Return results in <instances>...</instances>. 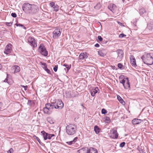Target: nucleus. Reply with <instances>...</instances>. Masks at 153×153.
<instances>
[{"instance_id":"obj_8","label":"nucleus","mask_w":153,"mask_h":153,"mask_svg":"<svg viewBox=\"0 0 153 153\" xmlns=\"http://www.w3.org/2000/svg\"><path fill=\"white\" fill-rule=\"evenodd\" d=\"M110 137L113 139H117L118 137V134L116 130L113 129L111 131Z\"/></svg>"},{"instance_id":"obj_28","label":"nucleus","mask_w":153,"mask_h":153,"mask_svg":"<svg viewBox=\"0 0 153 153\" xmlns=\"http://www.w3.org/2000/svg\"><path fill=\"white\" fill-rule=\"evenodd\" d=\"M147 27L149 30H151L153 28V22H151L149 23L147 26Z\"/></svg>"},{"instance_id":"obj_38","label":"nucleus","mask_w":153,"mask_h":153,"mask_svg":"<svg viewBox=\"0 0 153 153\" xmlns=\"http://www.w3.org/2000/svg\"><path fill=\"white\" fill-rule=\"evenodd\" d=\"M125 144V142H123L120 144V147H123L124 146Z\"/></svg>"},{"instance_id":"obj_9","label":"nucleus","mask_w":153,"mask_h":153,"mask_svg":"<svg viewBox=\"0 0 153 153\" xmlns=\"http://www.w3.org/2000/svg\"><path fill=\"white\" fill-rule=\"evenodd\" d=\"M55 120L53 119H51V120H48V130L50 131V132H52L53 131V128L55 126L54 124Z\"/></svg>"},{"instance_id":"obj_46","label":"nucleus","mask_w":153,"mask_h":153,"mask_svg":"<svg viewBox=\"0 0 153 153\" xmlns=\"http://www.w3.org/2000/svg\"><path fill=\"white\" fill-rule=\"evenodd\" d=\"M6 24L7 26H11L12 25V24L11 22H6Z\"/></svg>"},{"instance_id":"obj_41","label":"nucleus","mask_w":153,"mask_h":153,"mask_svg":"<svg viewBox=\"0 0 153 153\" xmlns=\"http://www.w3.org/2000/svg\"><path fill=\"white\" fill-rule=\"evenodd\" d=\"M32 101L31 100H28L27 103V104L28 105L31 106L32 105Z\"/></svg>"},{"instance_id":"obj_4","label":"nucleus","mask_w":153,"mask_h":153,"mask_svg":"<svg viewBox=\"0 0 153 153\" xmlns=\"http://www.w3.org/2000/svg\"><path fill=\"white\" fill-rule=\"evenodd\" d=\"M120 82L123 84L125 89H127L130 88V85L128 77H124L123 79L120 80Z\"/></svg>"},{"instance_id":"obj_43","label":"nucleus","mask_w":153,"mask_h":153,"mask_svg":"<svg viewBox=\"0 0 153 153\" xmlns=\"http://www.w3.org/2000/svg\"><path fill=\"white\" fill-rule=\"evenodd\" d=\"M66 143H67L68 145H71L72 144L74 143L73 142V141L72 140V141H70L67 142H66Z\"/></svg>"},{"instance_id":"obj_55","label":"nucleus","mask_w":153,"mask_h":153,"mask_svg":"<svg viewBox=\"0 0 153 153\" xmlns=\"http://www.w3.org/2000/svg\"><path fill=\"white\" fill-rule=\"evenodd\" d=\"M48 74H50V71L48 69Z\"/></svg>"},{"instance_id":"obj_18","label":"nucleus","mask_w":153,"mask_h":153,"mask_svg":"<svg viewBox=\"0 0 153 153\" xmlns=\"http://www.w3.org/2000/svg\"><path fill=\"white\" fill-rule=\"evenodd\" d=\"M88 148L87 147H84L78 150L79 153H88Z\"/></svg>"},{"instance_id":"obj_26","label":"nucleus","mask_w":153,"mask_h":153,"mask_svg":"<svg viewBox=\"0 0 153 153\" xmlns=\"http://www.w3.org/2000/svg\"><path fill=\"white\" fill-rule=\"evenodd\" d=\"M13 68L15 69V72L17 73L20 71V67L17 65H15L13 67Z\"/></svg>"},{"instance_id":"obj_51","label":"nucleus","mask_w":153,"mask_h":153,"mask_svg":"<svg viewBox=\"0 0 153 153\" xmlns=\"http://www.w3.org/2000/svg\"><path fill=\"white\" fill-rule=\"evenodd\" d=\"M94 46L95 47L97 48L99 47L100 45L98 44L97 43Z\"/></svg>"},{"instance_id":"obj_7","label":"nucleus","mask_w":153,"mask_h":153,"mask_svg":"<svg viewBox=\"0 0 153 153\" xmlns=\"http://www.w3.org/2000/svg\"><path fill=\"white\" fill-rule=\"evenodd\" d=\"M117 53L118 56L117 58V60L118 62L121 61L123 56V51L121 49L117 50L116 51Z\"/></svg>"},{"instance_id":"obj_20","label":"nucleus","mask_w":153,"mask_h":153,"mask_svg":"<svg viewBox=\"0 0 153 153\" xmlns=\"http://www.w3.org/2000/svg\"><path fill=\"white\" fill-rule=\"evenodd\" d=\"M98 90V89L97 87H96L95 89L92 90L91 91V95L93 97H94L96 94Z\"/></svg>"},{"instance_id":"obj_48","label":"nucleus","mask_w":153,"mask_h":153,"mask_svg":"<svg viewBox=\"0 0 153 153\" xmlns=\"http://www.w3.org/2000/svg\"><path fill=\"white\" fill-rule=\"evenodd\" d=\"M138 150L141 153H143V150L142 149L138 148Z\"/></svg>"},{"instance_id":"obj_53","label":"nucleus","mask_w":153,"mask_h":153,"mask_svg":"<svg viewBox=\"0 0 153 153\" xmlns=\"http://www.w3.org/2000/svg\"><path fill=\"white\" fill-rule=\"evenodd\" d=\"M2 68V66L0 64V70H1Z\"/></svg>"},{"instance_id":"obj_27","label":"nucleus","mask_w":153,"mask_h":153,"mask_svg":"<svg viewBox=\"0 0 153 153\" xmlns=\"http://www.w3.org/2000/svg\"><path fill=\"white\" fill-rule=\"evenodd\" d=\"M94 130L96 134H98L100 132V128L97 126H95L94 127Z\"/></svg>"},{"instance_id":"obj_5","label":"nucleus","mask_w":153,"mask_h":153,"mask_svg":"<svg viewBox=\"0 0 153 153\" xmlns=\"http://www.w3.org/2000/svg\"><path fill=\"white\" fill-rule=\"evenodd\" d=\"M38 51L42 55L44 56H46L48 54V52L43 44H40L39 47Z\"/></svg>"},{"instance_id":"obj_12","label":"nucleus","mask_w":153,"mask_h":153,"mask_svg":"<svg viewBox=\"0 0 153 153\" xmlns=\"http://www.w3.org/2000/svg\"><path fill=\"white\" fill-rule=\"evenodd\" d=\"M50 106L48 108V114H50L53 111V109L57 108L56 107V105H55L54 102H51V104L48 103V106Z\"/></svg>"},{"instance_id":"obj_3","label":"nucleus","mask_w":153,"mask_h":153,"mask_svg":"<svg viewBox=\"0 0 153 153\" xmlns=\"http://www.w3.org/2000/svg\"><path fill=\"white\" fill-rule=\"evenodd\" d=\"M66 132L69 135H72L75 134L76 131V126L73 124H69L66 127Z\"/></svg>"},{"instance_id":"obj_24","label":"nucleus","mask_w":153,"mask_h":153,"mask_svg":"<svg viewBox=\"0 0 153 153\" xmlns=\"http://www.w3.org/2000/svg\"><path fill=\"white\" fill-rule=\"evenodd\" d=\"M41 134H42L44 140H46L47 139V136H48V133H46L44 131H43L41 132Z\"/></svg>"},{"instance_id":"obj_29","label":"nucleus","mask_w":153,"mask_h":153,"mask_svg":"<svg viewBox=\"0 0 153 153\" xmlns=\"http://www.w3.org/2000/svg\"><path fill=\"white\" fill-rule=\"evenodd\" d=\"M55 134H50L48 133V139H53L54 138Z\"/></svg>"},{"instance_id":"obj_44","label":"nucleus","mask_w":153,"mask_h":153,"mask_svg":"<svg viewBox=\"0 0 153 153\" xmlns=\"http://www.w3.org/2000/svg\"><path fill=\"white\" fill-rule=\"evenodd\" d=\"M105 120L106 121H110V118L107 116H106L105 117Z\"/></svg>"},{"instance_id":"obj_19","label":"nucleus","mask_w":153,"mask_h":153,"mask_svg":"<svg viewBox=\"0 0 153 153\" xmlns=\"http://www.w3.org/2000/svg\"><path fill=\"white\" fill-rule=\"evenodd\" d=\"M40 64L41 65L42 67L48 73V68H47V65L46 63L40 62Z\"/></svg>"},{"instance_id":"obj_45","label":"nucleus","mask_w":153,"mask_h":153,"mask_svg":"<svg viewBox=\"0 0 153 153\" xmlns=\"http://www.w3.org/2000/svg\"><path fill=\"white\" fill-rule=\"evenodd\" d=\"M13 152V149L12 148H10L8 151V153H12Z\"/></svg>"},{"instance_id":"obj_30","label":"nucleus","mask_w":153,"mask_h":153,"mask_svg":"<svg viewBox=\"0 0 153 153\" xmlns=\"http://www.w3.org/2000/svg\"><path fill=\"white\" fill-rule=\"evenodd\" d=\"M139 11L140 14L141 15H142L144 13L146 12L145 9L143 8H141L140 10Z\"/></svg>"},{"instance_id":"obj_1","label":"nucleus","mask_w":153,"mask_h":153,"mask_svg":"<svg viewBox=\"0 0 153 153\" xmlns=\"http://www.w3.org/2000/svg\"><path fill=\"white\" fill-rule=\"evenodd\" d=\"M35 5L28 3H24L22 6V9L24 11L30 13H34L33 10Z\"/></svg>"},{"instance_id":"obj_13","label":"nucleus","mask_w":153,"mask_h":153,"mask_svg":"<svg viewBox=\"0 0 153 153\" xmlns=\"http://www.w3.org/2000/svg\"><path fill=\"white\" fill-rule=\"evenodd\" d=\"M28 41L33 47L34 48L37 46V44L35 42V40L34 38L30 37L28 39Z\"/></svg>"},{"instance_id":"obj_32","label":"nucleus","mask_w":153,"mask_h":153,"mask_svg":"<svg viewBox=\"0 0 153 153\" xmlns=\"http://www.w3.org/2000/svg\"><path fill=\"white\" fill-rule=\"evenodd\" d=\"M98 54L99 55L102 56H104L105 55V54L103 53L102 51H98Z\"/></svg>"},{"instance_id":"obj_34","label":"nucleus","mask_w":153,"mask_h":153,"mask_svg":"<svg viewBox=\"0 0 153 153\" xmlns=\"http://www.w3.org/2000/svg\"><path fill=\"white\" fill-rule=\"evenodd\" d=\"M71 92L70 91H67L66 93V97L69 98L71 97Z\"/></svg>"},{"instance_id":"obj_23","label":"nucleus","mask_w":153,"mask_h":153,"mask_svg":"<svg viewBox=\"0 0 153 153\" xmlns=\"http://www.w3.org/2000/svg\"><path fill=\"white\" fill-rule=\"evenodd\" d=\"M63 66L65 67V68H64L66 72H68L69 70L70 69L71 65H68L66 64H65L63 65Z\"/></svg>"},{"instance_id":"obj_52","label":"nucleus","mask_w":153,"mask_h":153,"mask_svg":"<svg viewBox=\"0 0 153 153\" xmlns=\"http://www.w3.org/2000/svg\"><path fill=\"white\" fill-rule=\"evenodd\" d=\"M7 78L4 81V82H7Z\"/></svg>"},{"instance_id":"obj_56","label":"nucleus","mask_w":153,"mask_h":153,"mask_svg":"<svg viewBox=\"0 0 153 153\" xmlns=\"http://www.w3.org/2000/svg\"><path fill=\"white\" fill-rule=\"evenodd\" d=\"M125 0H122V1L123 2H124Z\"/></svg>"},{"instance_id":"obj_36","label":"nucleus","mask_w":153,"mask_h":153,"mask_svg":"<svg viewBox=\"0 0 153 153\" xmlns=\"http://www.w3.org/2000/svg\"><path fill=\"white\" fill-rule=\"evenodd\" d=\"M107 112V111L104 108L102 109L101 113L102 114H105Z\"/></svg>"},{"instance_id":"obj_54","label":"nucleus","mask_w":153,"mask_h":153,"mask_svg":"<svg viewBox=\"0 0 153 153\" xmlns=\"http://www.w3.org/2000/svg\"><path fill=\"white\" fill-rule=\"evenodd\" d=\"M133 25L135 26H136V24L135 23H133Z\"/></svg>"},{"instance_id":"obj_16","label":"nucleus","mask_w":153,"mask_h":153,"mask_svg":"<svg viewBox=\"0 0 153 153\" xmlns=\"http://www.w3.org/2000/svg\"><path fill=\"white\" fill-rule=\"evenodd\" d=\"M50 6L53 8L54 10L57 11L58 10L59 7L57 4H55L54 2H52L50 4Z\"/></svg>"},{"instance_id":"obj_40","label":"nucleus","mask_w":153,"mask_h":153,"mask_svg":"<svg viewBox=\"0 0 153 153\" xmlns=\"http://www.w3.org/2000/svg\"><path fill=\"white\" fill-rule=\"evenodd\" d=\"M58 66L57 65H56L53 68V69L54 71L56 72L58 69Z\"/></svg>"},{"instance_id":"obj_17","label":"nucleus","mask_w":153,"mask_h":153,"mask_svg":"<svg viewBox=\"0 0 153 153\" xmlns=\"http://www.w3.org/2000/svg\"><path fill=\"white\" fill-rule=\"evenodd\" d=\"M88 56L86 52L81 53L79 55V58L80 59L82 60L87 58Z\"/></svg>"},{"instance_id":"obj_47","label":"nucleus","mask_w":153,"mask_h":153,"mask_svg":"<svg viewBox=\"0 0 153 153\" xmlns=\"http://www.w3.org/2000/svg\"><path fill=\"white\" fill-rule=\"evenodd\" d=\"M98 40L100 41H102L103 39L101 37V36H98Z\"/></svg>"},{"instance_id":"obj_37","label":"nucleus","mask_w":153,"mask_h":153,"mask_svg":"<svg viewBox=\"0 0 153 153\" xmlns=\"http://www.w3.org/2000/svg\"><path fill=\"white\" fill-rule=\"evenodd\" d=\"M126 36V35H125L123 33H121L119 35V38H122L124 37H125Z\"/></svg>"},{"instance_id":"obj_14","label":"nucleus","mask_w":153,"mask_h":153,"mask_svg":"<svg viewBox=\"0 0 153 153\" xmlns=\"http://www.w3.org/2000/svg\"><path fill=\"white\" fill-rule=\"evenodd\" d=\"M130 62L132 66L134 67H136L137 66L135 59V58H134V56H131L130 57Z\"/></svg>"},{"instance_id":"obj_35","label":"nucleus","mask_w":153,"mask_h":153,"mask_svg":"<svg viewBox=\"0 0 153 153\" xmlns=\"http://www.w3.org/2000/svg\"><path fill=\"white\" fill-rule=\"evenodd\" d=\"M101 7V5L100 3H98L97 4V5L94 7V8L96 9H100Z\"/></svg>"},{"instance_id":"obj_39","label":"nucleus","mask_w":153,"mask_h":153,"mask_svg":"<svg viewBox=\"0 0 153 153\" xmlns=\"http://www.w3.org/2000/svg\"><path fill=\"white\" fill-rule=\"evenodd\" d=\"M117 66L119 68L121 69H122L123 67V65L120 63H119L118 64Z\"/></svg>"},{"instance_id":"obj_50","label":"nucleus","mask_w":153,"mask_h":153,"mask_svg":"<svg viewBox=\"0 0 153 153\" xmlns=\"http://www.w3.org/2000/svg\"><path fill=\"white\" fill-rule=\"evenodd\" d=\"M36 139L37 141L39 143H40V140L39 137H36Z\"/></svg>"},{"instance_id":"obj_33","label":"nucleus","mask_w":153,"mask_h":153,"mask_svg":"<svg viewBox=\"0 0 153 153\" xmlns=\"http://www.w3.org/2000/svg\"><path fill=\"white\" fill-rule=\"evenodd\" d=\"M15 25H16L17 27L19 26L22 27L23 28H24L25 30H26V27H25L23 26V25L22 24H21L16 23L15 24Z\"/></svg>"},{"instance_id":"obj_42","label":"nucleus","mask_w":153,"mask_h":153,"mask_svg":"<svg viewBox=\"0 0 153 153\" xmlns=\"http://www.w3.org/2000/svg\"><path fill=\"white\" fill-rule=\"evenodd\" d=\"M11 16L14 18H16L17 16V15L15 13H12L11 14Z\"/></svg>"},{"instance_id":"obj_11","label":"nucleus","mask_w":153,"mask_h":153,"mask_svg":"<svg viewBox=\"0 0 153 153\" xmlns=\"http://www.w3.org/2000/svg\"><path fill=\"white\" fill-rule=\"evenodd\" d=\"M12 46V45L10 44L7 45L5 48L4 53L7 55L10 54L11 51Z\"/></svg>"},{"instance_id":"obj_25","label":"nucleus","mask_w":153,"mask_h":153,"mask_svg":"<svg viewBox=\"0 0 153 153\" xmlns=\"http://www.w3.org/2000/svg\"><path fill=\"white\" fill-rule=\"evenodd\" d=\"M48 106V103H47L45 104V107L43 108V111L44 113L45 114H48V107H47Z\"/></svg>"},{"instance_id":"obj_10","label":"nucleus","mask_w":153,"mask_h":153,"mask_svg":"<svg viewBox=\"0 0 153 153\" xmlns=\"http://www.w3.org/2000/svg\"><path fill=\"white\" fill-rule=\"evenodd\" d=\"M55 105L56 107L57 108L61 109L64 106V104L62 101L60 100H57V101L54 102Z\"/></svg>"},{"instance_id":"obj_6","label":"nucleus","mask_w":153,"mask_h":153,"mask_svg":"<svg viewBox=\"0 0 153 153\" xmlns=\"http://www.w3.org/2000/svg\"><path fill=\"white\" fill-rule=\"evenodd\" d=\"M61 32L60 29H55L53 33V38L54 39H57L60 36Z\"/></svg>"},{"instance_id":"obj_31","label":"nucleus","mask_w":153,"mask_h":153,"mask_svg":"<svg viewBox=\"0 0 153 153\" xmlns=\"http://www.w3.org/2000/svg\"><path fill=\"white\" fill-rule=\"evenodd\" d=\"M117 98L121 103L122 104H123V102L125 103V102L119 96H117Z\"/></svg>"},{"instance_id":"obj_15","label":"nucleus","mask_w":153,"mask_h":153,"mask_svg":"<svg viewBox=\"0 0 153 153\" xmlns=\"http://www.w3.org/2000/svg\"><path fill=\"white\" fill-rule=\"evenodd\" d=\"M143 121L142 120L137 118H135L132 120V123L133 125H137L141 123Z\"/></svg>"},{"instance_id":"obj_21","label":"nucleus","mask_w":153,"mask_h":153,"mask_svg":"<svg viewBox=\"0 0 153 153\" xmlns=\"http://www.w3.org/2000/svg\"><path fill=\"white\" fill-rule=\"evenodd\" d=\"M116 5L113 4H111L108 6V8L111 11H113Z\"/></svg>"},{"instance_id":"obj_49","label":"nucleus","mask_w":153,"mask_h":153,"mask_svg":"<svg viewBox=\"0 0 153 153\" xmlns=\"http://www.w3.org/2000/svg\"><path fill=\"white\" fill-rule=\"evenodd\" d=\"M78 138L76 137H75L73 140V142L74 143L77 141Z\"/></svg>"},{"instance_id":"obj_2","label":"nucleus","mask_w":153,"mask_h":153,"mask_svg":"<svg viewBox=\"0 0 153 153\" xmlns=\"http://www.w3.org/2000/svg\"><path fill=\"white\" fill-rule=\"evenodd\" d=\"M141 58L144 63L148 65H151L153 64V58L149 53H147L146 56H142Z\"/></svg>"},{"instance_id":"obj_22","label":"nucleus","mask_w":153,"mask_h":153,"mask_svg":"<svg viewBox=\"0 0 153 153\" xmlns=\"http://www.w3.org/2000/svg\"><path fill=\"white\" fill-rule=\"evenodd\" d=\"M97 150L93 148H91L89 149H88V153H97Z\"/></svg>"}]
</instances>
